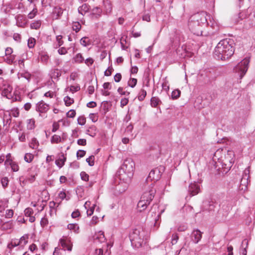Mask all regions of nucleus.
I'll use <instances>...</instances> for the list:
<instances>
[{
	"mask_svg": "<svg viewBox=\"0 0 255 255\" xmlns=\"http://www.w3.org/2000/svg\"><path fill=\"white\" fill-rule=\"evenodd\" d=\"M234 42L231 39L221 40L217 45L214 52V57L218 60H226L234 53Z\"/></svg>",
	"mask_w": 255,
	"mask_h": 255,
	"instance_id": "f257e3e1",
	"label": "nucleus"
},
{
	"mask_svg": "<svg viewBox=\"0 0 255 255\" xmlns=\"http://www.w3.org/2000/svg\"><path fill=\"white\" fill-rule=\"evenodd\" d=\"M134 163L130 158L125 160L124 163L117 172L120 179L128 180L133 176Z\"/></svg>",
	"mask_w": 255,
	"mask_h": 255,
	"instance_id": "f03ea898",
	"label": "nucleus"
},
{
	"mask_svg": "<svg viewBox=\"0 0 255 255\" xmlns=\"http://www.w3.org/2000/svg\"><path fill=\"white\" fill-rule=\"evenodd\" d=\"M145 238V232L142 229H132L129 233V238L131 246L136 249L141 247Z\"/></svg>",
	"mask_w": 255,
	"mask_h": 255,
	"instance_id": "7ed1b4c3",
	"label": "nucleus"
},
{
	"mask_svg": "<svg viewBox=\"0 0 255 255\" xmlns=\"http://www.w3.org/2000/svg\"><path fill=\"white\" fill-rule=\"evenodd\" d=\"M249 63L250 59L249 58H245L234 68V70L236 73H238L240 80L243 78L247 72Z\"/></svg>",
	"mask_w": 255,
	"mask_h": 255,
	"instance_id": "20e7f679",
	"label": "nucleus"
},
{
	"mask_svg": "<svg viewBox=\"0 0 255 255\" xmlns=\"http://www.w3.org/2000/svg\"><path fill=\"white\" fill-rule=\"evenodd\" d=\"M218 204L213 201H204L203 203L202 210L213 214L216 209H218Z\"/></svg>",
	"mask_w": 255,
	"mask_h": 255,
	"instance_id": "39448f33",
	"label": "nucleus"
},
{
	"mask_svg": "<svg viewBox=\"0 0 255 255\" xmlns=\"http://www.w3.org/2000/svg\"><path fill=\"white\" fill-rule=\"evenodd\" d=\"M161 170H163L162 167L156 168L151 170L149 173L148 178L151 180H158L161 175Z\"/></svg>",
	"mask_w": 255,
	"mask_h": 255,
	"instance_id": "423d86ee",
	"label": "nucleus"
},
{
	"mask_svg": "<svg viewBox=\"0 0 255 255\" xmlns=\"http://www.w3.org/2000/svg\"><path fill=\"white\" fill-rule=\"evenodd\" d=\"M156 190L153 187H151L149 190L146 191L143 193L141 198L150 203L153 199Z\"/></svg>",
	"mask_w": 255,
	"mask_h": 255,
	"instance_id": "0eeeda50",
	"label": "nucleus"
},
{
	"mask_svg": "<svg viewBox=\"0 0 255 255\" xmlns=\"http://www.w3.org/2000/svg\"><path fill=\"white\" fill-rule=\"evenodd\" d=\"M49 109V105L44 101H41L36 105V111L39 113H46Z\"/></svg>",
	"mask_w": 255,
	"mask_h": 255,
	"instance_id": "6e6552de",
	"label": "nucleus"
},
{
	"mask_svg": "<svg viewBox=\"0 0 255 255\" xmlns=\"http://www.w3.org/2000/svg\"><path fill=\"white\" fill-rule=\"evenodd\" d=\"M202 238V233L198 229L194 230L191 233V241L195 244H197Z\"/></svg>",
	"mask_w": 255,
	"mask_h": 255,
	"instance_id": "1a4fd4ad",
	"label": "nucleus"
},
{
	"mask_svg": "<svg viewBox=\"0 0 255 255\" xmlns=\"http://www.w3.org/2000/svg\"><path fill=\"white\" fill-rule=\"evenodd\" d=\"M200 191V187L196 183H191L189 186L188 193L192 197L197 194Z\"/></svg>",
	"mask_w": 255,
	"mask_h": 255,
	"instance_id": "9d476101",
	"label": "nucleus"
},
{
	"mask_svg": "<svg viewBox=\"0 0 255 255\" xmlns=\"http://www.w3.org/2000/svg\"><path fill=\"white\" fill-rule=\"evenodd\" d=\"M249 170L246 169L244 171V174L243 175V177L241 180V185L242 186H244L245 188L244 189L242 187V190H246L247 188V186L248 185V180L249 178Z\"/></svg>",
	"mask_w": 255,
	"mask_h": 255,
	"instance_id": "9b49d317",
	"label": "nucleus"
},
{
	"mask_svg": "<svg viewBox=\"0 0 255 255\" xmlns=\"http://www.w3.org/2000/svg\"><path fill=\"white\" fill-rule=\"evenodd\" d=\"M60 244L63 247L64 250H68V251H71L72 249V245L69 241L68 240H64L61 239L60 240Z\"/></svg>",
	"mask_w": 255,
	"mask_h": 255,
	"instance_id": "f8f14e48",
	"label": "nucleus"
},
{
	"mask_svg": "<svg viewBox=\"0 0 255 255\" xmlns=\"http://www.w3.org/2000/svg\"><path fill=\"white\" fill-rule=\"evenodd\" d=\"M149 204L148 202H147V201L141 198L137 205L138 211L141 212L145 210Z\"/></svg>",
	"mask_w": 255,
	"mask_h": 255,
	"instance_id": "ddd939ff",
	"label": "nucleus"
},
{
	"mask_svg": "<svg viewBox=\"0 0 255 255\" xmlns=\"http://www.w3.org/2000/svg\"><path fill=\"white\" fill-rule=\"evenodd\" d=\"M94 240L96 243L99 242L100 243H102L105 242L106 238L105 237L104 232L100 231L96 234L94 237Z\"/></svg>",
	"mask_w": 255,
	"mask_h": 255,
	"instance_id": "4468645a",
	"label": "nucleus"
},
{
	"mask_svg": "<svg viewBox=\"0 0 255 255\" xmlns=\"http://www.w3.org/2000/svg\"><path fill=\"white\" fill-rule=\"evenodd\" d=\"M66 160V157L64 154H62L59 158L56 160L55 164L59 168H61L64 165Z\"/></svg>",
	"mask_w": 255,
	"mask_h": 255,
	"instance_id": "2eb2a0df",
	"label": "nucleus"
},
{
	"mask_svg": "<svg viewBox=\"0 0 255 255\" xmlns=\"http://www.w3.org/2000/svg\"><path fill=\"white\" fill-rule=\"evenodd\" d=\"M89 5L86 3L83 4L78 8V12L82 15H84L89 10Z\"/></svg>",
	"mask_w": 255,
	"mask_h": 255,
	"instance_id": "dca6fc26",
	"label": "nucleus"
},
{
	"mask_svg": "<svg viewBox=\"0 0 255 255\" xmlns=\"http://www.w3.org/2000/svg\"><path fill=\"white\" fill-rule=\"evenodd\" d=\"M39 58L42 62L47 63L49 60V57L47 52L41 51L39 53Z\"/></svg>",
	"mask_w": 255,
	"mask_h": 255,
	"instance_id": "f3484780",
	"label": "nucleus"
},
{
	"mask_svg": "<svg viewBox=\"0 0 255 255\" xmlns=\"http://www.w3.org/2000/svg\"><path fill=\"white\" fill-rule=\"evenodd\" d=\"M248 246V241L247 240L245 239L243 241L242 244V249L241 250V254L242 255H247V248Z\"/></svg>",
	"mask_w": 255,
	"mask_h": 255,
	"instance_id": "a211bd4d",
	"label": "nucleus"
},
{
	"mask_svg": "<svg viewBox=\"0 0 255 255\" xmlns=\"http://www.w3.org/2000/svg\"><path fill=\"white\" fill-rule=\"evenodd\" d=\"M192 31L194 33V34H195L197 36L202 35V30L198 23H197V25H195L194 27H193L192 28Z\"/></svg>",
	"mask_w": 255,
	"mask_h": 255,
	"instance_id": "6ab92c4d",
	"label": "nucleus"
},
{
	"mask_svg": "<svg viewBox=\"0 0 255 255\" xmlns=\"http://www.w3.org/2000/svg\"><path fill=\"white\" fill-rule=\"evenodd\" d=\"M104 5L106 9V12L107 13H110L112 11V4L110 0H106L104 1Z\"/></svg>",
	"mask_w": 255,
	"mask_h": 255,
	"instance_id": "aec40b11",
	"label": "nucleus"
},
{
	"mask_svg": "<svg viewBox=\"0 0 255 255\" xmlns=\"http://www.w3.org/2000/svg\"><path fill=\"white\" fill-rule=\"evenodd\" d=\"M8 200L7 199H0V212L7 207Z\"/></svg>",
	"mask_w": 255,
	"mask_h": 255,
	"instance_id": "412c9836",
	"label": "nucleus"
},
{
	"mask_svg": "<svg viewBox=\"0 0 255 255\" xmlns=\"http://www.w3.org/2000/svg\"><path fill=\"white\" fill-rule=\"evenodd\" d=\"M80 43L84 47H86L91 44V41L88 37L85 36L80 39Z\"/></svg>",
	"mask_w": 255,
	"mask_h": 255,
	"instance_id": "4be33fe9",
	"label": "nucleus"
},
{
	"mask_svg": "<svg viewBox=\"0 0 255 255\" xmlns=\"http://www.w3.org/2000/svg\"><path fill=\"white\" fill-rule=\"evenodd\" d=\"M41 25V21L38 20L30 24V28L33 29H38Z\"/></svg>",
	"mask_w": 255,
	"mask_h": 255,
	"instance_id": "5701e85b",
	"label": "nucleus"
},
{
	"mask_svg": "<svg viewBox=\"0 0 255 255\" xmlns=\"http://www.w3.org/2000/svg\"><path fill=\"white\" fill-rule=\"evenodd\" d=\"M6 165H9L11 167L12 171L13 172H17L19 170V166L18 164L15 161H10Z\"/></svg>",
	"mask_w": 255,
	"mask_h": 255,
	"instance_id": "b1692460",
	"label": "nucleus"
},
{
	"mask_svg": "<svg viewBox=\"0 0 255 255\" xmlns=\"http://www.w3.org/2000/svg\"><path fill=\"white\" fill-rule=\"evenodd\" d=\"M63 12V9L59 7H55L53 13L54 14L56 15V18H58L59 17L61 16Z\"/></svg>",
	"mask_w": 255,
	"mask_h": 255,
	"instance_id": "393cba45",
	"label": "nucleus"
},
{
	"mask_svg": "<svg viewBox=\"0 0 255 255\" xmlns=\"http://www.w3.org/2000/svg\"><path fill=\"white\" fill-rule=\"evenodd\" d=\"M39 145V142L36 138H33L29 143L30 147L32 149H36Z\"/></svg>",
	"mask_w": 255,
	"mask_h": 255,
	"instance_id": "a878e982",
	"label": "nucleus"
},
{
	"mask_svg": "<svg viewBox=\"0 0 255 255\" xmlns=\"http://www.w3.org/2000/svg\"><path fill=\"white\" fill-rule=\"evenodd\" d=\"M102 11V10L100 7H96L93 8L92 13L93 14L96 15V17H98L101 16Z\"/></svg>",
	"mask_w": 255,
	"mask_h": 255,
	"instance_id": "bb28decb",
	"label": "nucleus"
},
{
	"mask_svg": "<svg viewBox=\"0 0 255 255\" xmlns=\"http://www.w3.org/2000/svg\"><path fill=\"white\" fill-rule=\"evenodd\" d=\"M35 128V121L33 119H29L27 120V128L28 129H33Z\"/></svg>",
	"mask_w": 255,
	"mask_h": 255,
	"instance_id": "cd10ccee",
	"label": "nucleus"
},
{
	"mask_svg": "<svg viewBox=\"0 0 255 255\" xmlns=\"http://www.w3.org/2000/svg\"><path fill=\"white\" fill-rule=\"evenodd\" d=\"M15 58V55H10L6 56V58L4 59V60L5 62H6L8 64H12L14 63V60Z\"/></svg>",
	"mask_w": 255,
	"mask_h": 255,
	"instance_id": "c85d7f7f",
	"label": "nucleus"
},
{
	"mask_svg": "<svg viewBox=\"0 0 255 255\" xmlns=\"http://www.w3.org/2000/svg\"><path fill=\"white\" fill-rule=\"evenodd\" d=\"M72 28L76 32H78L81 28V25L78 21L74 22L72 24Z\"/></svg>",
	"mask_w": 255,
	"mask_h": 255,
	"instance_id": "c756f323",
	"label": "nucleus"
},
{
	"mask_svg": "<svg viewBox=\"0 0 255 255\" xmlns=\"http://www.w3.org/2000/svg\"><path fill=\"white\" fill-rule=\"evenodd\" d=\"M36 44V40L34 38L30 37L27 41V46L29 48H34Z\"/></svg>",
	"mask_w": 255,
	"mask_h": 255,
	"instance_id": "7c9ffc66",
	"label": "nucleus"
},
{
	"mask_svg": "<svg viewBox=\"0 0 255 255\" xmlns=\"http://www.w3.org/2000/svg\"><path fill=\"white\" fill-rule=\"evenodd\" d=\"M34 158V156L32 154L30 153H27L25 154L24 157V160L28 163L32 162Z\"/></svg>",
	"mask_w": 255,
	"mask_h": 255,
	"instance_id": "2f4dec72",
	"label": "nucleus"
},
{
	"mask_svg": "<svg viewBox=\"0 0 255 255\" xmlns=\"http://www.w3.org/2000/svg\"><path fill=\"white\" fill-rule=\"evenodd\" d=\"M160 100L156 97H152L150 100L151 106L153 107H156L159 104Z\"/></svg>",
	"mask_w": 255,
	"mask_h": 255,
	"instance_id": "473e14b6",
	"label": "nucleus"
},
{
	"mask_svg": "<svg viewBox=\"0 0 255 255\" xmlns=\"http://www.w3.org/2000/svg\"><path fill=\"white\" fill-rule=\"evenodd\" d=\"M146 95V92L144 89H141L139 92L138 99L140 101H143Z\"/></svg>",
	"mask_w": 255,
	"mask_h": 255,
	"instance_id": "72a5a7b5",
	"label": "nucleus"
},
{
	"mask_svg": "<svg viewBox=\"0 0 255 255\" xmlns=\"http://www.w3.org/2000/svg\"><path fill=\"white\" fill-rule=\"evenodd\" d=\"M181 92L178 89L174 90L172 91L171 94V97L173 99H177L180 96Z\"/></svg>",
	"mask_w": 255,
	"mask_h": 255,
	"instance_id": "f704fd0d",
	"label": "nucleus"
},
{
	"mask_svg": "<svg viewBox=\"0 0 255 255\" xmlns=\"http://www.w3.org/2000/svg\"><path fill=\"white\" fill-rule=\"evenodd\" d=\"M64 101L66 106H69L74 103L73 99L69 96H66L64 99Z\"/></svg>",
	"mask_w": 255,
	"mask_h": 255,
	"instance_id": "c9c22d12",
	"label": "nucleus"
},
{
	"mask_svg": "<svg viewBox=\"0 0 255 255\" xmlns=\"http://www.w3.org/2000/svg\"><path fill=\"white\" fill-rule=\"evenodd\" d=\"M51 141L52 143H58L61 141V138L60 136L56 134H54L52 136Z\"/></svg>",
	"mask_w": 255,
	"mask_h": 255,
	"instance_id": "e433bc0d",
	"label": "nucleus"
},
{
	"mask_svg": "<svg viewBox=\"0 0 255 255\" xmlns=\"http://www.w3.org/2000/svg\"><path fill=\"white\" fill-rule=\"evenodd\" d=\"M84 60V59L80 53H78L74 57V61L76 63H82Z\"/></svg>",
	"mask_w": 255,
	"mask_h": 255,
	"instance_id": "4c0bfd02",
	"label": "nucleus"
},
{
	"mask_svg": "<svg viewBox=\"0 0 255 255\" xmlns=\"http://www.w3.org/2000/svg\"><path fill=\"white\" fill-rule=\"evenodd\" d=\"M137 84V79L130 78L128 81V85L131 88H134Z\"/></svg>",
	"mask_w": 255,
	"mask_h": 255,
	"instance_id": "58836bf2",
	"label": "nucleus"
},
{
	"mask_svg": "<svg viewBox=\"0 0 255 255\" xmlns=\"http://www.w3.org/2000/svg\"><path fill=\"white\" fill-rule=\"evenodd\" d=\"M95 156L91 155L86 159L87 162L88 163L89 165L92 166L95 163Z\"/></svg>",
	"mask_w": 255,
	"mask_h": 255,
	"instance_id": "ea45409f",
	"label": "nucleus"
},
{
	"mask_svg": "<svg viewBox=\"0 0 255 255\" xmlns=\"http://www.w3.org/2000/svg\"><path fill=\"white\" fill-rule=\"evenodd\" d=\"M175 33V37L173 38V41L176 42H179L181 40V34L179 32V31L176 30L174 32Z\"/></svg>",
	"mask_w": 255,
	"mask_h": 255,
	"instance_id": "a19ab883",
	"label": "nucleus"
},
{
	"mask_svg": "<svg viewBox=\"0 0 255 255\" xmlns=\"http://www.w3.org/2000/svg\"><path fill=\"white\" fill-rule=\"evenodd\" d=\"M37 13V9L36 8H34L33 9V10L30 12L27 16H28V18H29V19H32L33 18L35 15H36Z\"/></svg>",
	"mask_w": 255,
	"mask_h": 255,
	"instance_id": "79ce46f5",
	"label": "nucleus"
},
{
	"mask_svg": "<svg viewBox=\"0 0 255 255\" xmlns=\"http://www.w3.org/2000/svg\"><path fill=\"white\" fill-rule=\"evenodd\" d=\"M78 124L80 125L83 126L86 123V118L84 116L78 117L77 119Z\"/></svg>",
	"mask_w": 255,
	"mask_h": 255,
	"instance_id": "37998d69",
	"label": "nucleus"
},
{
	"mask_svg": "<svg viewBox=\"0 0 255 255\" xmlns=\"http://www.w3.org/2000/svg\"><path fill=\"white\" fill-rule=\"evenodd\" d=\"M28 237L27 236H23L19 239L20 245H25L27 243Z\"/></svg>",
	"mask_w": 255,
	"mask_h": 255,
	"instance_id": "c03bdc74",
	"label": "nucleus"
},
{
	"mask_svg": "<svg viewBox=\"0 0 255 255\" xmlns=\"http://www.w3.org/2000/svg\"><path fill=\"white\" fill-rule=\"evenodd\" d=\"M8 182H9V180L7 177H3L1 179V183L2 186L4 188L7 187V186L8 185Z\"/></svg>",
	"mask_w": 255,
	"mask_h": 255,
	"instance_id": "a18cd8bd",
	"label": "nucleus"
},
{
	"mask_svg": "<svg viewBox=\"0 0 255 255\" xmlns=\"http://www.w3.org/2000/svg\"><path fill=\"white\" fill-rule=\"evenodd\" d=\"M33 213V209L31 208H27L24 210V214L26 217L31 216Z\"/></svg>",
	"mask_w": 255,
	"mask_h": 255,
	"instance_id": "49530a36",
	"label": "nucleus"
},
{
	"mask_svg": "<svg viewBox=\"0 0 255 255\" xmlns=\"http://www.w3.org/2000/svg\"><path fill=\"white\" fill-rule=\"evenodd\" d=\"M179 239L178 236L177 234H174L172 235V240H171V244L173 245H175Z\"/></svg>",
	"mask_w": 255,
	"mask_h": 255,
	"instance_id": "de8ad7c7",
	"label": "nucleus"
},
{
	"mask_svg": "<svg viewBox=\"0 0 255 255\" xmlns=\"http://www.w3.org/2000/svg\"><path fill=\"white\" fill-rule=\"evenodd\" d=\"M162 88L163 90L166 92H168L169 90V85L168 84V82L167 81H165L162 84Z\"/></svg>",
	"mask_w": 255,
	"mask_h": 255,
	"instance_id": "09e8293b",
	"label": "nucleus"
},
{
	"mask_svg": "<svg viewBox=\"0 0 255 255\" xmlns=\"http://www.w3.org/2000/svg\"><path fill=\"white\" fill-rule=\"evenodd\" d=\"M76 154H77V157L78 159L79 158L83 157L86 154V151H85L84 150L80 149V150L77 151Z\"/></svg>",
	"mask_w": 255,
	"mask_h": 255,
	"instance_id": "8fccbe9b",
	"label": "nucleus"
},
{
	"mask_svg": "<svg viewBox=\"0 0 255 255\" xmlns=\"http://www.w3.org/2000/svg\"><path fill=\"white\" fill-rule=\"evenodd\" d=\"M76 115V112L74 110H71L67 113V117L68 118H73Z\"/></svg>",
	"mask_w": 255,
	"mask_h": 255,
	"instance_id": "3c124183",
	"label": "nucleus"
},
{
	"mask_svg": "<svg viewBox=\"0 0 255 255\" xmlns=\"http://www.w3.org/2000/svg\"><path fill=\"white\" fill-rule=\"evenodd\" d=\"M81 179L85 181L89 180V175L87 174L85 172H82L80 174Z\"/></svg>",
	"mask_w": 255,
	"mask_h": 255,
	"instance_id": "603ef678",
	"label": "nucleus"
},
{
	"mask_svg": "<svg viewBox=\"0 0 255 255\" xmlns=\"http://www.w3.org/2000/svg\"><path fill=\"white\" fill-rule=\"evenodd\" d=\"M113 71H114V69L112 67H109L108 69H107L104 72L105 76H111L112 74V73Z\"/></svg>",
	"mask_w": 255,
	"mask_h": 255,
	"instance_id": "864d4df0",
	"label": "nucleus"
},
{
	"mask_svg": "<svg viewBox=\"0 0 255 255\" xmlns=\"http://www.w3.org/2000/svg\"><path fill=\"white\" fill-rule=\"evenodd\" d=\"M62 36L61 35H58L56 36V40L58 42L57 46L60 47L63 44V41L62 40Z\"/></svg>",
	"mask_w": 255,
	"mask_h": 255,
	"instance_id": "5fc2aeb1",
	"label": "nucleus"
},
{
	"mask_svg": "<svg viewBox=\"0 0 255 255\" xmlns=\"http://www.w3.org/2000/svg\"><path fill=\"white\" fill-rule=\"evenodd\" d=\"M89 118L94 123L96 122L98 119V117L96 116V114L94 113H91L89 115Z\"/></svg>",
	"mask_w": 255,
	"mask_h": 255,
	"instance_id": "6e6d98bb",
	"label": "nucleus"
},
{
	"mask_svg": "<svg viewBox=\"0 0 255 255\" xmlns=\"http://www.w3.org/2000/svg\"><path fill=\"white\" fill-rule=\"evenodd\" d=\"M164 209H162L159 212V213H158V214L157 215V216L155 217L154 219V226H156V224H157V222L160 218L161 214H162L164 212Z\"/></svg>",
	"mask_w": 255,
	"mask_h": 255,
	"instance_id": "4d7b16f0",
	"label": "nucleus"
},
{
	"mask_svg": "<svg viewBox=\"0 0 255 255\" xmlns=\"http://www.w3.org/2000/svg\"><path fill=\"white\" fill-rule=\"evenodd\" d=\"M13 49L11 47H7L5 50V55L6 56L12 55Z\"/></svg>",
	"mask_w": 255,
	"mask_h": 255,
	"instance_id": "13d9d810",
	"label": "nucleus"
},
{
	"mask_svg": "<svg viewBox=\"0 0 255 255\" xmlns=\"http://www.w3.org/2000/svg\"><path fill=\"white\" fill-rule=\"evenodd\" d=\"M13 211L12 210H7L6 211L5 217L6 218H10L13 216Z\"/></svg>",
	"mask_w": 255,
	"mask_h": 255,
	"instance_id": "bf43d9fd",
	"label": "nucleus"
},
{
	"mask_svg": "<svg viewBox=\"0 0 255 255\" xmlns=\"http://www.w3.org/2000/svg\"><path fill=\"white\" fill-rule=\"evenodd\" d=\"M58 52L60 55H64L67 53V50L66 48L62 47L58 49Z\"/></svg>",
	"mask_w": 255,
	"mask_h": 255,
	"instance_id": "052dcab7",
	"label": "nucleus"
},
{
	"mask_svg": "<svg viewBox=\"0 0 255 255\" xmlns=\"http://www.w3.org/2000/svg\"><path fill=\"white\" fill-rule=\"evenodd\" d=\"M86 139L84 138H80L77 140V144L80 145H86Z\"/></svg>",
	"mask_w": 255,
	"mask_h": 255,
	"instance_id": "680f3d73",
	"label": "nucleus"
},
{
	"mask_svg": "<svg viewBox=\"0 0 255 255\" xmlns=\"http://www.w3.org/2000/svg\"><path fill=\"white\" fill-rule=\"evenodd\" d=\"M59 128V124L56 122H54L52 125V131L53 132H55Z\"/></svg>",
	"mask_w": 255,
	"mask_h": 255,
	"instance_id": "e2e57ef3",
	"label": "nucleus"
},
{
	"mask_svg": "<svg viewBox=\"0 0 255 255\" xmlns=\"http://www.w3.org/2000/svg\"><path fill=\"white\" fill-rule=\"evenodd\" d=\"M122 79V75L121 73H117L114 76V80L116 82H119Z\"/></svg>",
	"mask_w": 255,
	"mask_h": 255,
	"instance_id": "0e129e2a",
	"label": "nucleus"
},
{
	"mask_svg": "<svg viewBox=\"0 0 255 255\" xmlns=\"http://www.w3.org/2000/svg\"><path fill=\"white\" fill-rule=\"evenodd\" d=\"M80 88L79 86H71L70 88V91L73 93L80 90Z\"/></svg>",
	"mask_w": 255,
	"mask_h": 255,
	"instance_id": "69168bd1",
	"label": "nucleus"
},
{
	"mask_svg": "<svg viewBox=\"0 0 255 255\" xmlns=\"http://www.w3.org/2000/svg\"><path fill=\"white\" fill-rule=\"evenodd\" d=\"M10 243L13 245V247H14L20 245L19 241L18 239H12Z\"/></svg>",
	"mask_w": 255,
	"mask_h": 255,
	"instance_id": "338daca9",
	"label": "nucleus"
},
{
	"mask_svg": "<svg viewBox=\"0 0 255 255\" xmlns=\"http://www.w3.org/2000/svg\"><path fill=\"white\" fill-rule=\"evenodd\" d=\"M58 197L61 199L63 200L66 198V194L63 191H60L58 194Z\"/></svg>",
	"mask_w": 255,
	"mask_h": 255,
	"instance_id": "774afa93",
	"label": "nucleus"
}]
</instances>
